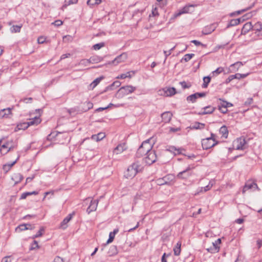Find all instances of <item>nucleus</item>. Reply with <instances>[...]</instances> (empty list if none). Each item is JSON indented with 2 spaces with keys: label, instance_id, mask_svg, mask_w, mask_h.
Returning <instances> with one entry per match:
<instances>
[{
  "label": "nucleus",
  "instance_id": "obj_1",
  "mask_svg": "<svg viewBox=\"0 0 262 262\" xmlns=\"http://www.w3.org/2000/svg\"><path fill=\"white\" fill-rule=\"evenodd\" d=\"M143 170V167L139 162H135L129 165L124 172V177L128 179H132L138 173Z\"/></svg>",
  "mask_w": 262,
  "mask_h": 262
},
{
  "label": "nucleus",
  "instance_id": "obj_2",
  "mask_svg": "<svg viewBox=\"0 0 262 262\" xmlns=\"http://www.w3.org/2000/svg\"><path fill=\"white\" fill-rule=\"evenodd\" d=\"M17 146V144L12 140H8L6 142H3L0 146V151L2 155H6L9 151L13 149Z\"/></svg>",
  "mask_w": 262,
  "mask_h": 262
},
{
  "label": "nucleus",
  "instance_id": "obj_3",
  "mask_svg": "<svg viewBox=\"0 0 262 262\" xmlns=\"http://www.w3.org/2000/svg\"><path fill=\"white\" fill-rule=\"evenodd\" d=\"M136 90L135 86L130 85L122 86L117 91L116 97L117 98H122L126 95L132 94Z\"/></svg>",
  "mask_w": 262,
  "mask_h": 262
},
{
  "label": "nucleus",
  "instance_id": "obj_4",
  "mask_svg": "<svg viewBox=\"0 0 262 262\" xmlns=\"http://www.w3.org/2000/svg\"><path fill=\"white\" fill-rule=\"evenodd\" d=\"M215 136L211 134V137L204 139L202 141V147L205 149H208L211 147L214 146L217 144V142L215 141Z\"/></svg>",
  "mask_w": 262,
  "mask_h": 262
},
{
  "label": "nucleus",
  "instance_id": "obj_5",
  "mask_svg": "<svg viewBox=\"0 0 262 262\" xmlns=\"http://www.w3.org/2000/svg\"><path fill=\"white\" fill-rule=\"evenodd\" d=\"M150 139L144 141L138 150V154L142 155L152 150V144L150 143Z\"/></svg>",
  "mask_w": 262,
  "mask_h": 262
},
{
  "label": "nucleus",
  "instance_id": "obj_6",
  "mask_svg": "<svg viewBox=\"0 0 262 262\" xmlns=\"http://www.w3.org/2000/svg\"><path fill=\"white\" fill-rule=\"evenodd\" d=\"M145 154L144 161L147 164L150 165L156 162L157 157L154 150H152Z\"/></svg>",
  "mask_w": 262,
  "mask_h": 262
},
{
  "label": "nucleus",
  "instance_id": "obj_7",
  "mask_svg": "<svg viewBox=\"0 0 262 262\" xmlns=\"http://www.w3.org/2000/svg\"><path fill=\"white\" fill-rule=\"evenodd\" d=\"M176 93V90L174 88H165L159 90L158 94L160 96L169 97L174 95Z\"/></svg>",
  "mask_w": 262,
  "mask_h": 262
},
{
  "label": "nucleus",
  "instance_id": "obj_8",
  "mask_svg": "<svg viewBox=\"0 0 262 262\" xmlns=\"http://www.w3.org/2000/svg\"><path fill=\"white\" fill-rule=\"evenodd\" d=\"M128 58L127 53L124 52L117 56L113 61L108 62V64H112L117 66L120 63L124 62Z\"/></svg>",
  "mask_w": 262,
  "mask_h": 262
},
{
  "label": "nucleus",
  "instance_id": "obj_9",
  "mask_svg": "<svg viewBox=\"0 0 262 262\" xmlns=\"http://www.w3.org/2000/svg\"><path fill=\"white\" fill-rule=\"evenodd\" d=\"M35 112L38 113V115L34 116L32 118L29 119V121L28 122L29 126L31 125H37L40 124L41 119H40V116L42 113V111L41 110H36Z\"/></svg>",
  "mask_w": 262,
  "mask_h": 262
},
{
  "label": "nucleus",
  "instance_id": "obj_10",
  "mask_svg": "<svg viewBox=\"0 0 262 262\" xmlns=\"http://www.w3.org/2000/svg\"><path fill=\"white\" fill-rule=\"evenodd\" d=\"M221 243V239L220 238L217 239L214 242L212 243V245L210 247L206 248V250L211 253H217L220 250L219 245Z\"/></svg>",
  "mask_w": 262,
  "mask_h": 262
},
{
  "label": "nucleus",
  "instance_id": "obj_11",
  "mask_svg": "<svg viewBox=\"0 0 262 262\" xmlns=\"http://www.w3.org/2000/svg\"><path fill=\"white\" fill-rule=\"evenodd\" d=\"M193 167L189 166L187 168L183 171L180 172L177 176L178 179H184L189 177L192 174L191 169Z\"/></svg>",
  "mask_w": 262,
  "mask_h": 262
},
{
  "label": "nucleus",
  "instance_id": "obj_12",
  "mask_svg": "<svg viewBox=\"0 0 262 262\" xmlns=\"http://www.w3.org/2000/svg\"><path fill=\"white\" fill-rule=\"evenodd\" d=\"M245 140L243 138H237L234 141V147L237 150L243 149L245 145Z\"/></svg>",
  "mask_w": 262,
  "mask_h": 262
},
{
  "label": "nucleus",
  "instance_id": "obj_13",
  "mask_svg": "<svg viewBox=\"0 0 262 262\" xmlns=\"http://www.w3.org/2000/svg\"><path fill=\"white\" fill-rule=\"evenodd\" d=\"M12 108L10 107L1 110L0 111V118H10L12 116Z\"/></svg>",
  "mask_w": 262,
  "mask_h": 262
},
{
  "label": "nucleus",
  "instance_id": "obj_14",
  "mask_svg": "<svg viewBox=\"0 0 262 262\" xmlns=\"http://www.w3.org/2000/svg\"><path fill=\"white\" fill-rule=\"evenodd\" d=\"M255 190V189H258V186L257 184L253 181H248L245 185L243 189V193H245L246 191H247L248 190Z\"/></svg>",
  "mask_w": 262,
  "mask_h": 262
},
{
  "label": "nucleus",
  "instance_id": "obj_15",
  "mask_svg": "<svg viewBox=\"0 0 262 262\" xmlns=\"http://www.w3.org/2000/svg\"><path fill=\"white\" fill-rule=\"evenodd\" d=\"M251 16V15L250 14H246L244 16H243L242 17L237 18V19H233L231 20L230 21L229 26H236L240 24L242 22H243L244 20H245L247 19H248Z\"/></svg>",
  "mask_w": 262,
  "mask_h": 262
},
{
  "label": "nucleus",
  "instance_id": "obj_16",
  "mask_svg": "<svg viewBox=\"0 0 262 262\" xmlns=\"http://www.w3.org/2000/svg\"><path fill=\"white\" fill-rule=\"evenodd\" d=\"M206 94L205 93H196L194 94H192L187 97V100L190 101L192 103L194 102L197 98L199 97H203L205 96Z\"/></svg>",
  "mask_w": 262,
  "mask_h": 262
},
{
  "label": "nucleus",
  "instance_id": "obj_17",
  "mask_svg": "<svg viewBox=\"0 0 262 262\" xmlns=\"http://www.w3.org/2000/svg\"><path fill=\"white\" fill-rule=\"evenodd\" d=\"M126 149V147L125 144H120L114 149L113 152L115 155H119L122 153Z\"/></svg>",
  "mask_w": 262,
  "mask_h": 262
},
{
  "label": "nucleus",
  "instance_id": "obj_18",
  "mask_svg": "<svg viewBox=\"0 0 262 262\" xmlns=\"http://www.w3.org/2000/svg\"><path fill=\"white\" fill-rule=\"evenodd\" d=\"M74 213L69 214L64 219L60 224V227L62 229H66L68 227V223L71 221L73 217Z\"/></svg>",
  "mask_w": 262,
  "mask_h": 262
},
{
  "label": "nucleus",
  "instance_id": "obj_19",
  "mask_svg": "<svg viewBox=\"0 0 262 262\" xmlns=\"http://www.w3.org/2000/svg\"><path fill=\"white\" fill-rule=\"evenodd\" d=\"M203 111L198 113L200 115H203L206 114H212L215 110V107H212L210 105L204 107L203 108Z\"/></svg>",
  "mask_w": 262,
  "mask_h": 262
},
{
  "label": "nucleus",
  "instance_id": "obj_20",
  "mask_svg": "<svg viewBox=\"0 0 262 262\" xmlns=\"http://www.w3.org/2000/svg\"><path fill=\"white\" fill-rule=\"evenodd\" d=\"M253 28V25L251 22L246 23L243 27L241 35H245Z\"/></svg>",
  "mask_w": 262,
  "mask_h": 262
},
{
  "label": "nucleus",
  "instance_id": "obj_21",
  "mask_svg": "<svg viewBox=\"0 0 262 262\" xmlns=\"http://www.w3.org/2000/svg\"><path fill=\"white\" fill-rule=\"evenodd\" d=\"M172 114L170 112H165L161 114L162 121L165 123L169 122L171 119Z\"/></svg>",
  "mask_w": 262,
  "mask_h": 262
},
{
  "label": "nucleus",
  "instance_id": "obj_22",
  "mask_svg": "<svg viewBox=\"0 0 262 262\" xmlns=\"http://www.w3.org/2000/svg\"><path fill=\"white\" fill-rule=\"evenodd\" d=\"M98 201L97 200L91 201V203L87 209V212L88 213H91L92 211H94L96 210Z\"/></svg>",
  "mask_w": 262,
  "mask_h": 262
},
{
  "label": "nucleus",
  "instance_id": "obj_23",
  "mask_svg": "<svg viewBox=\"0 0 262 262\" xmlns=\"http://www.w3.org/2000/svg\"><path fill=\"white\" fill-rule=\"evenodd\" d=\"M216 28V27L214 25H210L205 27L202 31L203 34L205 35H207L213 32Z\"/></svg>",
  "mask_w": 262,
  "mask_h": 262
},
{
  "label": "nucleus",
  "instance_id": "obj_24",
  "mask_svg": "<svg viewBox=\"0 0 262 262\" xmlns=\"http://www.w3.org/2000/svg\"><path fill=\"white\" fill-rule=\"evenodd\" d=\"M32 229H33V228L31 227L30 224H21L16 228L15 231L19 232L24 230L28 229L31 230Z\"/></svg>",
  "mask_w": 262,
  "mask_h": 262
},
{
  "label": "nucleus",
  "instance_id": "obj_25",
  "mask_svg": "<svg viewBox=\"0 0 262 262\" xmlns=\"http://www.w3.org/2000/svg\"><path fill=\"white\" fill-rule=\"evenodd\" d=\"M190 7V6H186L183 7L179 12L176 13L173 15L172 18L174 19L183 14L189 13Z\"/></svg>",
  "mask_w": 262,
  "mask_h": 262
},
{
  "label": "nucleus",
  "instance_id": "obj_26",
  "mask_svg": "<svg viewBox=\"0 0 262 262\" xmlns=\"http://www.w3.org/2000/svg\"><path fill=\"white\" fill-rule=\"evenodd\" d=\"M19 158V155H17L16 159L12 163H8L3 165V169L6 171H9L11 168L17 162Z\"/></svg>",
  "mask_w": 262,
  "mask_h": 262
},
{
  "label": "nucleus",
  "instance_id": "obj_27",
  "mask_svg": "<svg viewBox=\"0 0 262 262\" xmlns=\"http://www.w3.org/2000/svg\"><path fill=\"white\" fill-rule=\"evenodd\" d=\"M118 253L117 248L116 246H111L110 247L107 253L108 256H112L117 254Z\"/></svg>",
  "mask_w": 262,
  "mask_h": 262
},
{
  "label": "nucleus",
  "instance_id": "obj_28",
  "mask_svg": "<svg viewBox=\"0 0 262 262\" xmlns=\"http://www.w3.org/2000/svg\"><path fill=\"white\" fill-rule=\"evenodd\" d=\"M135 74V72L133 71L127 72L125 74H122L117 77V79H125L126 78H131L133 75Z\"/></svg>",
  "mask_w": 262,
  "mask_h": 262
},
{
  "label": "nucleus",
  "instance_id": "obj_29",
  "mask_svg": "<svg viewBox=\"0 0 262 262\" xmlns=\"http://www.w3.org/2000/svg\"><path fill=\"white\" fill-rule=\"evenodd\" d=\"M105 137L104 133H100L97 135H94L92 136V139L97 142L102 140Z\"/></svg>",
  "mask_w": 262,
  "mask_h": 262
},
{
  "label": "nucleus",
  "instance_id": "obj_30",
  "mask_svg": "<svg viewBox=\"0 0 262 262\" xmlns=\"http://www.w3.org/2000/svg\"><path fill=\"white\" fill-rule=\"evenodd\" d=\"M205 124L200 122H195L192 126H190L191 129H202L205 128Z\"/></svg>",
  "mask_w": 262,
  "mask_h": 262
},
{
  "label": "nucleus",
  "instance_id": "obj_31",
  "mask_svg": "<svg viewBox=\"0 0 262 262\" xmlns=\"http://www.w3.org/2000/svg\"><path fill=\"white\" fill-rule=\"evenodd\" d=\"M181 243L180 242H178L173 248L174 254L175 255L178 256L180 254L181 251Z\"/></svg>",
  "mask_w": 262,
  "mask_h": 262
},
{
  "label": "nucleus",
  "instance_id": "obj_32",
  "mask_svg": "<svg viewBox=\"0 0 262 262\" xmlns=\"http://www.w3.org/2000/svg\"><path fill=\"white\" fill-rule=\"evenodd\" d=\"M29 126L28 122L20 123L17 124V126L15 128V131H17L20 129H27Z\"/></svg>",
  "mask_w": 262,
  "mask_h": 262
},
{
  "label": "nucleus",
  "instance_id": "obj_33",
  "mask_svg": "<svg viewBox=\"0 0 262 262\" xmlns=\"http://www.w3.org/2000/svg\"><path fill=\"white\" fill-rule=\"evenodd\" d=\"M212 187V184H209L205 187H201L198 190L197 192L194 193V195H197L201 192H206L207 191L210 190Z\"/></svg>",
  "mask_w": 262,
  "mask_h": 262
},
{
  "label": "nucleus",
  "instance_id": "obj_34",
  "mask_svg": "<svg viewBox=\"0 0 262 262\" xmlns=\"http://www.w3.org/2000/svg\"><path fill=\"white\" fill-rule=\"evenodd\" d=\"M220 133L224 138H227L228 135V130L226 126H222L220 129Z\"/></svg>",
  "mask_w": 262,
  "mask_h": 262
},
{
  "label": "nucleus",
  "instance_id": "obj_35",
  "mask_svg": "<svg viewBox=\"0 0 262 262\" xmlns=\"http://www.w3.org/2000/svg\"><path fill=\"white\" fill-rule=\"evenodd\" d=\"M118 229H115L114 230L113 232H111L110 233L109 238L108 239L106 244H108L110 243H112L113 241L114 237H115V235L116 234V233L118 232Z\"/></svg>",
  "mask_w": 262,
  "mask_h": 262
},
{
  "label": "nucleus",
  "instance_id": "obj_36",
  "mask_svg": "<svg viewBox=\"0 0 262 262\" xmlns=\"http://www.w3.org/2000/svg\"><path fill=\"white\" fill-rule=\"evenodd\" d=\"M102 78H98L94 80L90 85H89V89L93 90L94 89L100 82Z\"/></svg>",
  "mask_w": 262,
  "mask_h": 262
},
{
  "label": "nucleus",
  "instance_id": "obj_37",
  "mask_svg": "<svg viewBox=\"0 0 262 262\" xmlns=\"http://www.w3.org/2000/svg\"><path fill=\"white\" fill-rule=\"evenodd\" d=\"M254 30L260 32L262 34V24L260 22H257L253 26Z\"/></svg>",
  "mask_w": 262,
  "mask_h": 262
},
{
  "label": "nucleus",
  "instance_id": "obj_38",
  "mask_svg": "<svg viewBox=\"0 0 262 262\" xmlns=\"http://www.w3.org/2000/svg\"><path fill=\"white\" fill-rule=\"evenodd\" d=\"M101 2V0H88L87 4L89 6H93L94 5L100 4Z\"/></svg>",
  "mask_w": 262,
  "mask_h": 262
},
{
  "label": "nucleus",
  "instance_id": "obj_39",
  "mask_svg": "<svg viewBox=\"0 0 262 262\" xmlns=\"http://www.w3.org/2000/svg\"><path fill=\"white\" fill-rule=\"evenodd\" d=\"M91 58L90 59H82L80 62H79V64L80 66H84V67H86V66H89L90 63L91 62Z\"/></svg>",
  "mask_w": 262,
  "mask_h": 262
},
{
  "label": "nucleus",
  "instance_id": "obj_40",
  "mask_svg": "<svg viewBox=\"0 0 262 262\" xmlns=\"http://www.w3.org/2000/svg\"><path fill=\"white\" fill-rule=\"evenodd\" d=\"M223 71L224 68L223 67H219L212 72V76H216L220 73H222Z\"/></svg>",
  "mask_w": 262,
  "mask_h": 262
},
{
  "label": "nucleus",
  "instance_id": "obj_41",
  "mask_svg": "<svg viewBox=\"0 0 262 262\" xmlns=\"http://www.w3.org/2000/svg\"><path fill=\"white\" fill-rule=\"evenodd\" d=\"M211 78L209 76L205 77L203 78V84L202 86L203 88H207L208 83L210 82Z\"/></svg>",
  "mask_w": 262,
  "mask_h": 262
},
{
  "label": "nucleus",
  "instance_id": "obj_42",
  "mask_svg": "<svg viewBox=\"0 0 262 262\" xmlns=\"http://www.w3.org/2000/svg\"><path fill=\"white\" fill-rule=\"evenodd\" d=\"M168 150L173 152L174 154H179L181 153V149L177 148L174 146H170L169 147Z\"/></svg>",
  "mask_w": 262,
  "mask_h": 262
},
{
  "label": "nucleus",
  "instance_id": "obj_43",
  "mask_svg": "<svg viewBox=\"0 0 262 262\" xmlns=\"http://www.w3.org/2000/svg\"><path fill=\"white\" fill-rule=\"evenodd\" d=\"M219 110L222 113H226L228 111V110H227V108L226 106V105L224 103V102H223V103L222 104H221V105L219 106Z\"/></svg>",
  "mask_w": 262,
  "mask_h": 262
},
{
  "label": "nucleus",
  "instance_id": "obj_44",
  "mask_svg": "<svg viewBox=\"0 0 262 262\" xmlns=\"http://www.w3.org/2000/svg\"><path fill=\"white\" fill-rule=\"evenodd\" d=\"M12 179L15 181V183H18L23 179V177L20 173L15 174Z\"/></svg>",
  "mask_w": 262,
  "mask_h": 262
},
{
  "label": "nucleus",
  "instance_id": "obj_45",
  "mask_svg": "<svg viewBox=\"0 0 262 262\" xmlns=\"http://www.w3.org/2000/svg\"><path fill=\"white\" fill-rule=\"evenodd\" d=\"M194 56L193 54H187L182 59V60H184L185 62H187L190 60L191 58Z\"/></svg>",
  "mask_w": 262,
  "mask_h": 262
},
{
  "label": "nucleus",
  "instance_id": "obj_46",
  "mask_svg": "<svg viewBox=\"0 0 262 262\" xmlns=\"http://www.w3.org/2000/svg\"><path fill=\"white\" fill-rule=\"evenodd\" d=\"M77 1L78 0H66V4L62 6V9H63L64 8H66L68 5L75 4Z\"/></svg>",
  "mask_w": 262,
  "mask_h": 262
},
{
  "label": "nucleus",
  "instance_id": "obj_47",
  "mask_svg": "<svg viewBox=\"0 0 262 262\" xmlns=\"http://www.w3.org/2000/svg\"><path fill=\"white\" fill-rule=\"evenodd\" d=\"M21 28V26H17V25L13 26L11 28V32H15V33L19 32L20 31Z\"/></svg>",
  "mask_w": 262,
  "mask_h": 262
},
{
  "label": "nucleus",
  "instance_id": "obj_48",
  "mask_svg": "<svg viewBox=\"0 0 262 262\" xmlns=\"http://www.w3.org/2000/svg\"><path fill=\"white\" fill-rule=\"evenodd\" d=\"M248 75H249L248 73H247V74H239V73H236L235 75H234V76L235 77V79H241V78H244L246 77Z\"/></svg>",
  "mask_w": 262,
  "mask_h": 262
},
{
  "label": "nucleus",
  "instance_id": "obj_49",
  "mask_svg": "<svg viewBox=\"0 0 262 262\" xmlns=\"http://www.w3.org/2000/svg\"><path fill=\"white\" fill-rule=\"evenodd\" d=\"M104 46V43L100 42V43L94 45L93 46V48L95 50H99L100 49H101V48L103 47Z\"/></svg>",
  "mask_w": 262,
  "mask_h": 262
},
{
  "label": "nucleus",
  "instance_id": "obj_50",
  "mask_svg": "<svg viewBox=\"0 0 262 262\" xmlns=\"http://www.w3.org/2000/svg\"><path fill=\"white\" fill-rule=\"evenodd\" d=\"M84 105H85V109L84 110V111H87L89 110L90 109L92 108L93 106V104L91 102H86L84 103Z\"/></svg>",
  "mask_w": 262,
  "mask_h": 262
},
{
  "label": "nucleus",
  "instance_id": "obj_51",
  "mask_svg": "<svg viewBox=\"0 0 262 262\" xmlns=\"http://www.w3.org/2000/svg\"><path fill=\"white\" fill-rule=\"evenodd\" d=\"M45 230L43 227H41L39 230L37 232V233L33 236V238H35L39 236H41L42 235V233Z\"/></svg>",
  "mask_w": 262,
  "mask_h": 262
},
{
  "label": "nucleus",
  "instance_id": "obj_52",
  "mask_svg": "<svg viewBox=\"0 0 262 262\" xmlns=\"http://www.w3.org/2000/svg\"><path fill=\"white\" fill-rule=\"evenodd\" d=\"M242 66H243L242 62L238 61V62H237L236 63H234L231 64L230 66V67L231 68L232 67H234L236 69L235 71H237Z\"/></svg>",
  "mask_w": 262,
  "mask_h": 262
},
{
  "label": "nucleus",
  "instance_id": "obj_53",
  "mask_svg": "<svg viewBox=\"0 0 262 262\" xmlns=\"http://www.w3.org/2000/svg\"><path fill=\"white\" fill-rule=\"evenodd\" d=\"M180 84L181 85L182 87L184 89L189 88L191 86V84L190 83H187L185 81L180 82Z\"/></svg>",
  "mask_w": 262,
  "mask_h": 262
},
{
  "label": "nucleus",
  "instance_id": "obj_54",
  "mask_svg": "<svg viewBox=\"0 0 262 262\" xmlns=\"http://www.w3.org/2000/svg\"><path fill=\"white\" fill-rule=\"evenodd\" d=\"M165 178H166L164 177L163 179H159L157 180V184L159 185H162L167 184V181L164 180Z\"/></svg>",
  "mask_w": 262,
  "mask_h": 262
},
{
  "label": "nucleus",
  "instance_id": "obj_55",
  "mask_svg": "<svg viewBox=\"0 0 262 262\" xmlns=\"http://www.w3.org/2000/svg\"><path fill=\"white\" fill-rule=\"evenodd\" d=\"M46 38L44 36H39L37 39V42L38 43H43L45 42Z\"/></svg>",
  "mask_w": 262,
  "mask_h": 262
},
{
  "label": "nucleus",
  "instance_id": "obj_56",
  "mask_svg": "<svg viewBox=\"0 0 262 262\" xmlns=\"http://www.w3.org/2000/svg\"><path fill=\"white\" fill-rule=\"evenodd\" d=\"M235 79L234 75L229 76L225 80V83L226 84L229 83L231 81Z\"/></svg>",
  "mask_w": 262,
  "mask_h": 262
},
{
  "label": "nucleus",
  "instance_id": "obj_57",
  "mask_svg": "<svg viewBox=\"0 0 262 262\" xmlns=\"http://www.w3.org/2000/svg\"><path fill=\"white\" fill-rule=\"evenodd\" d=\"M38 248H39L38 243L36 241H34L33 243L32 244L31 249L34 250V249H38Z\"/></svg>",
  "mask_w": 262,
  "mask_h": 262
},
{
  "label": "nucleus",
  "instance_id": "obj_58",
  "mask_svg": "<svg viewBox=\"0 0 262 262\" xmlns=\"http://www.w3.org/2000/svg\"><path fill=\"white\" fill-rule=\"evenodd\" d=\"M62 24H63V22L61 20H56L52 23V24H53L55 26H57V27L62 25Z\"/></svg>",
  "mask_w": 262,
  "mask_h": 262
},
{
  "label": "nucleus",
  "instance_id": "obj_59",
  "mask_svg": "<svg viewBox=\"0 0 262 262\" xmlns=\"http://www.w3.org/2000/svg\"><path fill=\"white\" fill-rule=\"evenodd\" d=\"M53 262H66L62 258L56 256Z\"/></svg>",
  "mask_w": 262,
  "mask_h": 262
},
{
  "label": "nucleus",
  "instance_id": "obj_60",
  "mask_svg": "<svg viewBox=\"0 0 262 262\" xmlns=\"http://www.w3.org/2000/svg\"><path fill=\"white\" fill-rule=\"evenodd\" d=\"M181 128L180 127H170L169 128V133H174L178 131H180Z\"/></svg>",
  "mask_w": 262,
  "mask_h": 262
},
{
  "label": "nucleus",
  "instance_id": "obj_61",
  "mask_svg": "<svg viewBox=\"0 0 262 262\" xmlns=\"http://www.w3.org/2000/svg\"><path fill=\"white\" fill-rule=\"evenodd\" d=\"M170 255V254H166L165 253H164L163 256H162V257L161 261L162 262H167V260L166 259V257H168Z\"/></svg>",
  "mask_w": 262,
  "mask_h": 262
},
{
  "label": "nucleus",
  "instance_id": "obj_62",
  "mask_svg": "<svg viewBox=\"0 0 262 262\" xmlns=\"http://www.w3.org/2000/svg\"><path fill=\"white\" fill-rule=\"evenodd\" d=\"M257 248L259 249L262 246V239H258L257 241Z\"/></svg>",
  "mask_w": 262,
  "mask_h": 262
},
{
  "label": "nucleus",
  "instance_id": "obj_63",
  "mask_svg": "<svg viewBox=\"0 0 262 262\" xmlns=\"http://www.w3.org/2000/svg\"><path fill=\"white\" fill-rule=\"evenodd\" d=\"M191 42L192 43H193L196 46H200V45H202V43L196 40H193L191 41Z\"/></svg>",
  "mask_w": 262,
  "mask_h": 262
},
{
  "label": "nucleus",
  "instance_id": "obj_64",
  "mask_svg": "<svg viewBox=\"0 0 262 262\" xmlns=\"http://www.w3.org/2000/svg\"><path fill=\"white\" fill-rule=\"evenodd\" d=\"M9 257H10L9 256H5L4 258H3L1 262H9L7 259Z\"/></svg>",
  "mask_w": 262,
  "mask_h": 262
}]
</instances>
